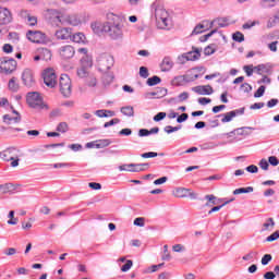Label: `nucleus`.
Segmentation results:
<instances>
[{
  "label": "nucleus",
  "mask_w": 279,
  "mask_h": 279,
  "mask_svg": "<svg viewBox=\"0 0 279 279\" xmlns=\"http://www.w3.org/2000/svg\"><path fill=\"white\" fill-rule=\"evenodd\" d=\"M26 101L31 108L35 110H49V106H47L43 101V97L38 92H31L26 95Z\"/></svg>",
  "instance_id": "nucleus-4"
},
{
  "label": "nucleus",
  "mask_w": 279,
  "mask_h": 279,
  "mask_svg": "<svg viewBox=\"0 0 279 279\" xmlns=\"http://www.w3.org/2000/svg\"><path fill=\"white\" fill-rule=\"evenodd\" d=\"M21 80L24 84V86H28V88H32L36 84V74H34V70L26 68L23 70Z\"/></svg>",
  "instance_id": "nucleus-9"
},
{
  "label": "nucleus",
  "mask_w": 279,
  "mask_h": 279,
  "mask_svg": "<svg viewBox=\"0 0 279 279\" xmlns=\"http://www.w3.org/2000/svg\"><path fill=\"white\" fill-rule=\"evenodd\" d=\"M230 202H234V199L232 198V199H230V201L225 202L222 205L213 207V208L208 211V215H213V213H219V210L222 209L223 206H228V204H230Z\"/></svg>",
  "instance_id": "nucleus-33"
},
{
  "label": "nucleus",
  "mask_w": 279,
  "mask_h": 279,
  "mask_svg": "<svg viewBox=\"0 0 279 279\" xmlns=\"http://www.w3.org/2000/svg\"><path fill=\"white\" fill-rule=\"evenodd\" d=\"M268 162H269V165H271L272 167H278V165H279L278 157H276V156H270V157L268 158Z\"/></svg>",
  "instance_id": "nucleus-53"
},
{
  "label": "nucleus",
  "mask_w": 279,
  "mask_h": 279,
  "mask_svg": "<svg viewBox=\"0 0 279 279\" xmlns=\"http://www.w3.org/2000/svg\"><path fill=\"white\" fill-rule=\"evenodd\" d=\"M162 260H171V254L169 253V245L163 246Z\"/></svg>",
  "instance_id": "nucleus-44"
},
{
  "label": "nucleus",
  "mask_w": 279,
  "mask_h": 279,
  "mask_svg": "<svg viewBox=\"0 0 279 279\" xmlns=\"http://www.w3.org/2000/svg\"><path fill=\"white\" fill-rule=\"evenodd\" d=\"M8 225L9 226H16V223H19V218L14 217V210H11L8 215Z\"/></svg>",
  "instance_id": "nucleus-34"
},
{
  "label": "nucleus",
  "mask_w": 279,
  "mask_h": 279,
  "mask_svg": "<svg viewBox=\"0 0 279 279\" xmlns=\"http://www.w3.org/2000/svg\"><path fill=\"white\" fill-rule=\"evenodd\" d=\"M181 58L183 60H185L186 62H189V61L193 62L195 60H199V58H202V49L195 48L194 50L182 54Z\"/></svg>",
  "instance_id": "nucleus-14"
},
{
  "label": "nucleus",
  "mask_w": 279,
  "mask_h": 279,
  "mask_svg": "<svg viewBox=\"0 0 279 279\" xmlns=\"http://www.w3.org/2000/svg\"><path fill=\"white\" fill-rule=\"evenodd\" d=\"M140 75H141V77H144V80H147V77H149V70H147V68H145V66H141Z\"/></svg>",
  "instance_id": "nucleus-46"
},
{
  "label": "nucleus",
  "mask_w": 279,
  "mask_h": 279,
  "mask_svg": "<svg viewBox=\"0 0 279 279\" xmlns=\"http://www.w3.org/2000/svg\"><path fill=\"white\" fill-rule=\"evenodd\" d=\"M60 92L63 97H71L72 84L71 77L66 74H62L59 80Z\"/></svg>",
  "instance_id": "nucleus-7"
},
{
  "label": "nucleus",
  "mask_w": 279,
  "mask_h": 279,
  "mask_svg": "<svg viewBox=\"0 0 279 279\" xmlns=\"http://www.w3.org/2000/svg\"><path fill=\"white\" fill-rule=\"evenodd\" d=\"M279 23V9L277 10L276 14L272 19H270L267 23V27H275Z\"/></svg>",
  "instance_id": "nucleus-31"
},
{
  "label": "nucleus",
  "mask_w": 279,
  "mask_h": 279,
  "mask_svg": "<svg viewBox=\"0 0 279 279\" xmlns=\"http://www.w3.org/2000/svg\"><path fill=\"white\" fill-rule=\"evenodd\" d=\"M173 69V60L170 59V57H165L163 60L160 63V70L163 73H167Z\"/></svg>",
  "instance_id": "nucleus-20"
},
{
  "label": "nucleus",
  "mask_w": 279,
  "mask_h": 279,
  "mask_svg": "<svg viewBox=\"0 0 279 279\" xmlns=\"http://www.w3.org/2000/svg\"><path fill=\"white\" fill-rule=\"evenodd\" d=\"M98 144L100 145L101 149H104V147H108V145H110V140H97Z\"/></svg>",
  "instance_id": "nucleus-62"
},
{
  "label": "nucleus",
  "mask_w": 279,
  "mask_h": 279,
  "mask_svg": "<svg viewBox=\"0 0 279 279\" xmlns=\"http://www.w3.org/2000/svg\"><path fill=\"white\" fill-rule=\"evenodd\" d=\"M57 132H61V134L69 132V124L66 122L59 123L57 126Z\"/></svg>",
  "instance_id": "nucleus-37"
},
{
  "label": "nucleus",
  "mask_w": 279,
  "mask_h": 279,
  "mask_svg": "<svg viewBox=\"0 0 279 279\" xmlns=\"http://www.w3.org/2000/svg\"><path fill=\"white\" fill-rule=\"evenodd\" d=\"M48 21L56 27H60V25L64 24V15L58 10H48Z\"/></svg>",
  "instance_id": "nucleus-11"
},
{
  "label": "nucleus",
  "mask_w": 279,
  "mask_h": 279,
  "mask_svg": "<svg viewBox=\"0 0 279 279\" xmlns=\"http://www.w3.org/2000/svg\"><path fill=\"white\" fill-rule=\"evenodd\" d=\"M89 189H93V191H101V183L97 182H90L88 183Z\"/></svg>",
  "instance_id": "nucleus-55"
},
{
  "label": "nucleus",
  "mask_w": 279,
  "mask_h": 279,
  "mask_svg": "<svg viewBox=\"0 0 279 279\" xmlns=\"http://www.w3.org/2000/svg\"><path fill=\"white\" fill-rule=\"evenodd\" d=\"M230 25V19L228 17H216L213 21H209L210 32L207 33L205 36H215V34H221L219 32L220 27H228Z\"/></svg>",
  "instance_id": "nucleus-5"
},
{
  "label": "nucleus",
  "mask_w": 279,
  "mask_h": 279,
  "mask_svg": "<svg viewBox=\"0 0 279 279\" xmlns=\"http://www.w3.org/2000/svg\"><path fill=\"white\" fill-rule=\"evenodd\" d=\"M16 156L17 155L15 147L7 148L0 153V158H2V160H5L7 162H10V160H14Z\"/></svg>",
  "instance_id": "nucleus-15"
},
{
  "label": "nucleus",
  "mask_w": 279,
  "mask_h": 279,
  "mask_svg": "<svg viewBox=\"0 0 279 279\" xmlns=\"http://www.w3.org/2000/svg\"><path fill=\"white\" fill-rule=\"evenodd\" d=\"M265 279H276V272L274 271H268L264 275Z\"/></svg>",
  "instance_id": "nucleus-64"
},
{
  "label": "nucleus",
  "mask_w": 279,
  "mask_h": 279,
  "mask_svg": "<svg viewBox=\"0 0 279 279\" xmlns=\"http://www.w3.org/2000/svg\"><path fill=\"white\" fill-rule=\"evenodd\" d=\"M63 23H69V25L77 26L82 21L80 20V16L77 14H71V15H64Z\"/></svg>",
  "instance_id": "nucleus-21"
},
{
  "label": "nucleus",
  "mask_w": 279,
  "mask_h": 279,
  "mask_svg": "<svg viewBox=\"0 0 279 279\" xmlns=\"http://www.w3.org/2000/svg\"><path fill=\"white\" fill-rule=\"evenodd\" d=\"M149 169V163H133V173H140Z\"/></svg>",
  "instance_id": "nucleus-27"
},
{
  "label": "nucleus",
  "mask_w": 279,
  "mask_h": 279,
  "mask_svg": "<svg viewBox=\"0 0 279 279\" xmlns=\"http://www.w3.org/2000/svg\"><path fill=\"white\" fill-rule=\"evenodd\" d=\"M12 23V13L5 8H0V25Z\"/></svg>",
  "instance_id": "nucleus-16"
},
{
  "label": "nucleus",
  "mask_w": 279,
  "mask_h": 279,
  "mask_svg": "<svg viewBox=\"0 0 279 279\" xmlns=\"http://www.w3.org/2000/svg\"><path fill=\"white\" fill-rule=\"evenodd\" d=\"M114 111L101 109L96 111V117H99L100 119L108 118V117H114Z\"/></svg>",
  "instance_id": "nucleus-26"
},
{
  "label": "nucleus",
  "mask_w": 279,
  "mask_h": 279,
  "mask_svg": "<svg viewBox=\"0 0 279 279\" xmlns=\"http://www.w3.org/2000/svg\"><path fill=\"white\" fill-rule=\"evenodd\" d=\"M254 187L248 186V187H240L233 191V195H241L243 193H253Z\"/></svg>",
  "instance_id": "nucleus-30"
},
{
  "label": "nucleus",
  "mask_w": 279,
  "mask_h": 279,
  "mask_svg": "<svg viewBox=\"0 0 279 279\" xmlns=\"http://www.w3.org/2000/svg\"><path fill=\"white\" fill-rule=\"evenodd\" d=\"M26 23L28 25H31V27H34V25H36V23H38V19L36 16L28 15Z\"/></svg>",
  "instance_id": "nucleus-47"
},
{
  "label": "nucleus",
  "mask_w": 279,
  "mask_h": 279,
  "mask_svg": "<svg viewBox=\"0 0 279 279\" xmlns=\"http://www.w3.org/2000/svg\"><path fill=\"white\" fill-rule=\"evenodd\" d=\"M133 265H134V262H132V259H128L125 264L121 267V271L123 272L130 271Z\"/></svg>",
  "instance_id": "nucleus-40"
},
{
  "label": "nucleus",
  "mask_w": 279,
  "mask_h": 279,
  "mask_svg": "<svg viewBox=\"0 0 279 279\" xmlns=\"http://www.w3.org/2000/svg\"><path fill=\"white\" fill-rule=\"evenodd\" d=\"M265 95V86L262 85L258 87V89L254 93V97L258 98V97H263Z\"/></svg>",
  "instance_id": "nucleus-49"
},
{
  "label": "nucleus",
  "mask_w": 279,
  "mask_h": 279,
  "mask_svg": "<svg viewBox=\"0 0 279 279\" xmlns=\"http://www.w3.org/2000/svg\"><path fill=\"white\" fill-rule=\"evenodd\" d=\"M17 66L19 63L16 62V60L0 58V73H3L4 75H12V73L16 71Z\"/></svg>",
  "instance_id": "nucleus-6"
},
{
  "label": "nucleus",
  "mask_w": 279,
  "mask_h": 279,
  "mask_svg": "<svg viewBox=\"0 0 279 279\" xmlns=\"http://www.w3.org/2000/svg\"><path fill=\"white\" fill-rule=\"evenodd\" d=\"M246 171L248 173H258V167L255 165H251V166L246 167Z\"/></svg>",
  "instance_id": "nucleus-59"
},
{
  "label": "nucleus",
  "mask_w": 279,
  "mask_h": 279,
  "mask_svg": "<svg viewBox=\"0 0 279 279\" xmlns=\"http://www.w3.org/2000/svg\"><path fill=\"white\" fill-rule=\"evenodd\" d=\"M44 83L49 88H54L58 84V75H56V71L51 68L46 69L43 73Z\"/></svg>",
  "instance_id": "nucleus-8"
},
{
  "label": "nucleus",
  "mask_w": 279,
  "mask_h": 279,
  "mask_svg": "<svg viewBox=\"0 0 279 279\" xmlns=\"http://www.w3.org/2000/svg\"><path fill=\"white\" fill-rule=\"evenodd\" d=\"M179 130H182V126H171V125H168L165 128V132L167 134H173V132H178Z\"/></svg>",
  "instance_id": "nucleus-41"
},
{
  "label": "nucleus",
  "mask_w": 279,
  "mask_h": 279,
  "mask_svg": "<svg viewBox=\"0 0 279 279\" xmlns=\"http://www.w3.org/2000/svg\"><path fill=\"white\" fill-rule=\"evenodd\" d=\"M279 0H262L260 5L262 8H276L278 5Z\"/></svg>",
  "instance_id": "nucleus-29"
},
{
  "label": "nucleus",
  "mask_w": 279,
  "mask_h": 279,
  "mask_svg": "<svg viewBox=\"0 0 279 279\" xmlns=\"http://www.w3.org/2000/svg\"><path fill=\"white\" fill-rule=\"evenodd\" d=\"M41 60H51V50L43 49L41 50Z\"/></svg>",
  "instance_id": "nucleus-42"
},
{
  "label": "nucleus",
  "mask_w": 279,
  "mask_h": 279,
  "mask_svg": "<svg viewBox=\"0 0 279 279\" xmlns=\"http://www.w3.org/2000/svg\"><path fill=\"white\" fill-rule=\"evenodd\" d=\"M259 167L263 169V171H268L269 170V161L267 159H262L259 161Z\"/></svg>",
  "instance_id": "nucleus-50"
},
{
  "label": "nucleus",
  "mask_w": 279,
  "mask_h": 279,
  "mask_svg": "<svg viewBox=\"0 0 279 279\" xmlns=\"http://www.w3.org/2000/svg\"><path fill=\"white\" fill-rule=\"evenodd\" d=\"M8 86L11 93H17L19 88H21V85H19V80L14 76L11 80H9Z\"/></svg>",
  "instance_id": "nucleus-23"
},
{
  "label": "nucleus",
  "mask_w": 279,
  "mask_h": 279,
  "mask_svg": "<svg viewBox=\"0 0 279 279\" xmlns=\"http://www.w3.org/2000/svg\"><path fill=\"white\" fill-rule=\"evenodd\" d=\"M161 80L158 76H153L147 80L148 86H156L160 84Z\"/></svg>",
  "instance_id": "nucleus-38"
},
{
  "label": "nucleus",
  "mask_w": 279,
  "mask_h": 279,
  "mask_svg": "<svg viewBox=\"0 0 279 279\" xmlns=\"http://www.w3.org/2000/svg\"><path fill=\"white\" fill-rule=\"evenodd\" d=\"M122 114L125 117H134V108L133 107H122L121 108Z\"/></svg>",
  "instance_id": "nucleus-35"
},
{
  "label": "nucleus",
  "mask_w": 279,
  "mask_h": 279,
  "mask_svg": "<svg viewBox=\"0 0 279 279\" xmlns=\"http://www.w3.org/2000/svg\"><path fill=\"white\" fill-rule=\"evenodd\" d=\"M28 40L35 45H51V39L47 36H28Z\"/></svg>",
  "instance_id": "nucleus-19"
},
{
  "label": "nucleus",
  "mask_w": 279,
  "mask_h": 279,
  "mask_svg": "<svg viewBox=\"0 0 279 279\" xmlns=\"http://www.w3.org/2000/svg\"><path fill=\"white\" fill-rule=\"evenodd\" d=\"M236 114H239V111H229V112L223 114V118L221 119V122L222 123H230V121H232L234 119V117H236Z\"/></svg>",
  "instance_id": "nucleus-25"
},
{
  "label": "nucleus",
  "mask_w": 279,
  "mask_h": 279,
  "mask_svg": "<svg viewBox=\"0 0 279 279\" xmlns=\"http://www.w3.org/2000/svg\"><path fill=\"white\" fill-rule=\"evenodd\" d=\"M12 183H5L0 185V193H10L12 191Z\"/></svg>",
  "instance_id": "nucleus-39"
},
{
  "label": "nucleus",
  "mask_w": 279,
  "mask_h": 279,
  "mask_svg": "<svg viewBox=\"0 0 279 279\" xmlns=\"http://www.w3.org/2000/svg\"><path fill=\"white\" fill-rule=\"evenodd\" d=\"M69 38L76 45H88V39H86V36H70Z\"/></svg>",
  "instance_id": "nucleus-24"
},
{
  "label": "nucleus",
  "mask_w": 279,
  "mask_h": 279,
  "mask_svg": "<svg viewBox=\"0 0 279 279\" xmlns=\"http://www.w3.org/2000/svg\"><path fill=\"white\" fill-rule=\"evenodd\" d=\"M243 70L245 71L247 77H252V75H254V65H244Z\"/></svg>",
  "instance_id": "nucleus-45"
},
{
  "label": "nucleus",
  "mask_w": 279,
  "mask_h": 279,
  "mask_svg": "<svg viewBox=\"0 0 279 279\" xmlns=\"http://www.w3.org/2000/svg\"><path fill=\"white\" fill-rule=\"evenodd\" d=\"M271 254H266L262 257V265H269L271 263Z\"/></svg>",
  "instance_id": "nucleus-52"
},
{
  "label": "nucleus",
  "mask_w": 279,
  "mask_h": 279,
  "mask_svg": "<svg viewBox=\"0 0 279 279\" xmlns=\"http://www.w3.org/2000/svg\"><path fill=\"white\" fill-rule=\"evenodd\" d=\"M167 117V112H159L154 117V121L158 122V121H162V119H165Z\"/></svg>",
  "instance_id": "nucleus-57"
},
{
  "label": "nucleus",
  "mask_w": 279,
  "mask_h": 279,
  "mask_svg": "<svg viewBox=\"0 0 279 279\" xmlns=\"http://www.w3.org/2000/svg\"><path fill=\"white\" fill-rule=\"evenodd\" d=\"M5 256H14L16 254V248L10 247L4 251Z\"/></svg>",
  "instance_id": "nucleus-63"
},
{
  "label": "nucleus",
  "mask_w": 279,
  "mask_h": 279,
  "mask_svg": "<svg viewBox=\"0 0 279 279\" xmlns=\"http://www.w3.org/2000/svg\"><path fill=\"white\" fill-rule=\"evenodd\" d=\"M208 29H210V21L205 20L194 27L191 36H197L199 34H204L205 32H208Z\"/></svg>",
  "instance_id": "nucleus-13"
},
{
  "label": "nucleus",
  "mask_w": 279,
  "mask_h": 279,
  "mask_svg": "<svg viewBox=\"0 0 279 279\" xmlns=\"http://www.w3.org/2000/svg\"><path fill=\"white\" fill-rule=\"evenodd\" d=\"M71 28L69 27H63V28H59L56 31L54 36H71ZM73 36H84L83 33H74Z\"/></svg>",
  "instance_id": "nucleus-22"
},
{
  "label": "nucleus",
  "mask_w": 279,
  "mask_h": 279,
  "mask_svg": "<svg viewBox=\"0 0 279 279\" xmlns=\"http://www.w3.org/2000/svg\"><path fill=\"white\" fill-rule=\"evenodd\" d=\"M92 29L94 34H97L98 36H106V34H109V36H123V25L121 24L110 26V23L108 22H96L92 23Z\"/></svg>",
  "instance_id": "nucleus-3"
},
{
  "label": "nucleus",
  "mask_w": 279,
  "mask_h": 279,
  "mask_svg": "<svg viewBox=\"0 0 279 279\" xmlns=\"http://www.w3.org/2000/svg\"><path fill=\"white\" fill-rule=\"evenodd\" d=\"M172 195L174 197H191V199H195L197 195L194 192H191L190 189L186 187H177L172 191Z\"/></svg>",
  "instance_id": "nucleus-12"
},
{
  "label": "nucleus",
  "mask_w": 279,
  "mask_h": 279,
  "mask_svg": "<svg viewBox=\"0 0 279 279\" xmlns=\"http://www.w3.org/2000/svg\"><path fill=\"white\" fill-rule=\"evenodd\" d=\"M78 53H83L81 58V64L83 66L77 70V76L83 80L84 84L87 86H97V76L86 69L93 66V56L88 54V49L86 48H80Z\"/></svg>",
  "instance_id": "nucleus-1"
},
{
  "label": "nucleus",
  "mask_w": 279,
  "mask_h": 279,
  "mask_svg": "<svg viewBox=\"0 0 279 279\" xmlns=\"http://www.w3.org/2000/svg\"><path fill=\"white\" fill-rule=\"evenodd\" d=\"M211 110H213L214 114H217V113L221 112V110H226V105L215 106V107H213Z\"/></svg>",
  "instance_id": "nucleus-58"
},
{
  "label": "nucleus",
  "mask_w": 279,
  "mask_h": 279,
  "mask_svg": "<svg viewBox=\"0 0 279 279\" xmlns=\"http://www.w3.org/2000/svg\"><path fill=\"white\" fill-rule=\"evenodd\" d=\"M119 171H130L131 173H134V163H124L119 166Z\"/></svg>",
  "instance_id": "nucleus-36"
},
{
  "label": "nucleus",
  "mask_w": 279,
  "mask_h": 279,
  "mask_svg": "<svg viewBox=\"0 0 279 279\" xmlns=\"http://www.w3.org/2000/svg\"><path fill=\"white\" fill-rule=\"evenodd\" d=\"M241 90H242L243 93H251V90H252V85H250L248 83H243V84L241 85Z\"/></svg>",
  "instance_id": "nucleus-56"
},
{
  "label": "nucleus",
  "mask_w": 279,
  "mask_h": 279,
  "mask_svg": "<svg viewBox=\"0 0 279 279\" xmlns=\"http://www.w3.org/2000/svg\"><path fill=\"white\" fill-rule=\"evenodd\" d=\"M134 226H137L138 228H145V218H135Z\"/></svg>",
  "instance_id": "nucleus-48"
},
{
  "label": "nucleus",
  "mask_w": 279,
  "mask_h": 279,
  "mask_svg": "<svg viewBox=\"0 0 279 279\" xmlns=\"http://www.w3.org/2000/svg\"><path fill=\"white\" fill-rule=\"evenodd\" d=\"M60 56L63 60H71V58L75 56V48H73L72 46H64L60 50Z\"/></svg>",
  "instance_id": "nucleus-18"
},
{
  "label": "nucleus",
  "mask_w": 279,
  "mask_h": 279,
  "mask_svg": "<svg viewBox=\"0 0 279 279\" xmlns=\"http://www.w3.org/2000/svg\"><path fill=\"white\" fill-rule=\"evenodd\" d=\"M278 239H279V231H275L272 234L266 238V241L268 243H271L274 241H278Z\"/></svg>",
  "instance_id": "nucleus-43"
},
{
  "label": "nucleus",
  "mask_w": 279,
  "mask_h": 279,
  "mask_svg": "<svg viewBox=\"0 0 279 279\" xmlns=\"http://www.w3.org/2000/svg\"><path fill=\"white\" fill-rule=\"evenodd\" d=\"M117 123H121V120L118 119V118H114V119H112L111 121L106 122V123L104 124V128H110V126H112V125H117Z\"/></svg>",
  "instance_id": "nucleus-51"
},
{
  "label": "nucleus",
  "mask_w": 279,
  "mask_h": 279,
  "mask_svg": "<svg viewBox=\"0 0 279 279\" xmlns=\"http://www.w3.org/2000/svg\"><path fill=\"white\" fill-rule=\"evenodd\" d=\"M276 227V221H274V218H268L266 222L263 225V232H267L269 229H274Z\"/></svg>",
  "instance_id": "nucleus-28"
},
{
  "label": "nucleus",
  "mask_w": 279,
  "mask_h": 279,
  "mask_svg": "<svg viewBox=\"0 0 279 279\" xmlns=\"http://www.w3.org/2000/svg\"><path fill=\"white\" fill-rule=\"evenodd\" d=\"M141 156L143 158H156L158 156V153L149 151V153H144Z\"/></svg>",
  "instance_id": "nucleus-60"
},
{
  "label": "nucleus",
  "mask_w": 279,
  "mask_h": 279,
  "mask_svg": "<svg viewBox=\"0 0 279 279\" xmlns=\"http://www.w3.org/2000/svg\"><path fill=\"white\" fill-rule=\"evenodd\" d=\"M192 90L196 93V95H213V93H215L210 85H198L193 87Z\"/></svg>",
  "instance_id": "nucleus-17"
},
{
  "label": "nucleus",
  "mask_w": 279,
  "mask_h": 279,
  "mask_svg": "<svg viewBox=\"0 0 279 279\" xmlns=\"http://www.w3.org/2000/svg\"><path fill=\"white\" fill-rule=\"evenodd\" d=\"M254 25H258V21H250V22H246L245 24H243V28L244 29H252V27H254Z\"/></svg>",
  "instance_id": "nucleus-54"
},
{
  "label": "nucleus",
  "mask_w": 279,
  "mask_h": 279,
  "mask_svg": "<svg viewBox=\"0 0 279 279\" xmlns=\"http://www.w3.org/2000/svg\"><path fill=\"white\" fill-rule=\"evenodd\" d=\"M98 69L99 71H102V73H106L112 69V64L114 63V60L112 57L108 54H102L98 58Z\"/></svg>",
  "instance_id": "nucleus-10"
},
{
  "label": "nucleus",
  "mask_w": 279,
  "mask_h": 279,
  "mask_svg": "<svg viewBox=\"0 0 279 279\" xmlns=\"http://www.w3.org/2000/svg\"><path fill=\"white\" fill-rule=\"evenodd\" d=\"M151 10L155 13V19L157 21V26L159 29H167L169 25H171V15L169 14V11L165 9V3L162 0H156L151 4Z\"/></svg>",
  "instance_id": "nucleus-2"
},
{
  "label": "nucleus",
  "mask_w": 279,
  "mask_h": 279,
  "mask_svg": "<svg viewBox=\"0 0 279 279\" xmlns=\"http://www.w3.org/2000/svg\"><path fill=\"white\" fill-rule=\"evenodd\" d=\"M3 121H4V123H8L10 125L12 123H19L21 121V117L17 116L15 118H11L10 116L5 114L3 117Z\"/></svg>",
  "instance_id": "nucleus-32"
},
{
  "label": "nucleus",
  "mask_w": 279,
  "mask_h": 279,
  "mask_svg": "<svg viewBox=\"0 0 279 279\" xmlns=\"http://www.w3.org/2000/svg\"><path fill=\"white\" fill-rule=\"evenodd\" d=\"M4 53H12V51L14 50V48L12 47V45L10 44H5L2 48Z\"/></svg>",
  "instance_id": "nucleus-61"
}]
</instances>
